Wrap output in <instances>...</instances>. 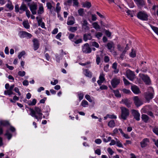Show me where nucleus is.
Wrapping results in <instances>:
<instances>
[{
  "mask_svg": "<svg viewBox=\"0 0 158 158\" xmlns=\"http://www.w3.org/2000/svg\"><path fill=\"white\" fill-rule=\"evenodd\" d=\"M72 0H68L64 2V4L65 6H70L72 3Z\"/></svg>",
  "mask_w": 158,
  "mask_h": 158,
  "instance_id": "obj_44",
  "label": "nucleus"
},
{
  "mask_svg": "<svg viewBox=\"0 0 158 158\" xmlns=\"http://www.w3.org/2000/svg\"><path fill=\"white\" fill-rule=\"evenodd\" d=\"M129 49V47L128 46V44H127L125 48V49L124 50V51H123L122 53L121 54L120 56V58L123 60V58L124 56L125 55L126 52Z\"/></svg>",
  "mask_w": 158,
  "mask_h": 158,
  "instance_id": "obj_26",
  "label": "nucleus"
},
{
  "mask_svg": "<svg viewBox=\"0 0 158 158\" xmlns=\"http://www.w3.org/2000/svg\"><path fill=\"white\" fill-rule=\"evenodd\" d=\"M36 19L39 25L42 28H45V24L44 22H42V18L40 16H37L36 17Z\"/></svg>",
  "mask_w": 158,
  "mask_h": 158,
  "instance_id": "obj_18",
  "label": "nucleus"
},
{
  "mask_svg": "<svg viewBox=\"0 0 158 158\" xmlns=\"http://www.w3.org/2000/svg\"><path fill=\"white\" fill-rule=\"evenodd\" d=\"M107 87L106 85H102L100 87V89L101 90L107 89Z\"/></svg>",
  "mask_w": 158,
  "mask_h": 158,
  "instance_id": "obj_63",
  "label": "nucleus"
},
{
  "mask_svg": "<svg viewBox=\"0 0 158 158\" xmlns=\"http://www.w3.org/2000/svg\"><path fill=\"white\" fill-rule=\"evenodd\" d=\"M68 30L69 31L71 32H74L77 30V27H70L68 28Z\"/></svg>",
  "mask_w": 158,
  "mask_h": 158,
  "instance_id": "obj_42",
  "label": "nucleus"
},
{
  "mask_svg": "<svg viewBox=\"0 0 158 158\" xmlns=\"http://www.w3.org/2000/svg\"><path fill=\"white\" fill-rule=\"evenodd\" d=\"M149 143L148 139L145 138L140 142L141 146L142 148H144L147 146Z\"/></svg>",
  "mask_w": 158,
  "mask_h": 158,
  "instance_id": "obj_19",
  "label": "nucleus"
},
{
  "mask_svg": "<svg viewBox=\"0 0 158 158\" xmlns=\"http://www.w3.org/2000/svg\"><path fill=\"white\" fill-rule=\"evenodd\" d=\"M85 98L89 102H92V100L91 99V97L88 94L86 95L85 96Z\"/></svg>",
  "mask_w": 158,
  "mask_h": 158,
  "instance_id": "obj_53",
  "label": "nucleus"
},
{
  "mask_svg": "<svg viewBox=\"0 0 158 158\" xmlns=\"http://www.w3.org/2000/svg\"><path fill=\"white\" fill-rule=\"evenodd\" d=\"M44 8L43 5L41 4L39 6V9L37 11V14H38L40 15L43 14L44 13Z\"/></svg>",
  "mask_w": 158,
  "mask_h": 158,
  "instance_id": "obj_24",
  "label": "nucleus"
},
{
  "mask_svg": "<svg viewBox=\"0 0 158 158\" xmlns=\"http://www.w3.org/2000/svg\"><path fill=\"white\" fill-rule=\"evenodd\" d=\"M91 44L92 46L95 47L96 48H98L99 47V44L96 42L94 41L92 42L91 43Z\"/></svg>",
  "mask_w": 158,
  "mask_h": 158,
  "instance_id": "obj_47",
  "label": "nucleus"
},
{
  "mask_svg": "<svg viewBox=\"0 0 158 158\" xmlns=\"http://www.w3.org/2000/svg\"><path fill=\"white\" fill-rule=\"evenodd\" d=\"M23 24L24 27L26 29H28L29 28L30 26L28 21H23Z\"/></svg>",
  "mask_w": 158,
  "mask_h": 158,
  "instance_id": "obj_36",
  "label": "nucleus"
},
{
  "mask_svg": "<svg viewBox=\"0 0 158 158\" xmlns=\"http://www.w3.org/2000/svg\"><path fill=\"white\" fill-rule=\"evenodd\" d=\"M37 102L36 100L35 99H33L32 101L31 100H29L27 101V103L28 104L29 106H34L35 105Z\"/></svg>",
  "mask_w": 158,
  "mask_h": 158,
  "instance_id": "obj_28",
  "label": "nucleus"
},
{
  "mask_svg": "<svg viewBox=\"0 0 158 158\" xmlns=\"http://www.w3.org/2000/svg\"><path fill=\"white\" fill-rule=\"evenodd\" d=\"M113 92L114 93L116 97H121V95L120 94L118 90H113Z\"/></svg>",
  "mask_w": 158,
  "mask_h": 158,
  "instance_id": "obj_43",
  "label": "nucleus"
},
{
  "mask_svg": "<svg viewBox=\"0 0 158 158\" xmlns=\"http://www.w3.org/2000/svg\"><path fill=\"white\" fill-rule=\"evenodd\" d=\"M137 17L138 18L142 20L147 21L148 20V15L144 11H141L138 12Z\"/></svg>",
  "mask_w": 158,
  "mask_h": 158,
  "instance_id": "obj_5",
  "label": "nucleus"
},
{
  "mask_svg": "<svg viewBox=\"0 0 158 158\" xmlns=\"http://www.w3.org/2000/svg\"><path fill=\"white\" fill-rule=\"evenodd\" d=\"M89 23L85 19H83L82 22L81 23L82 27L85 30L87 31L89 30V27L88 26Z\"/></svg>",
  "mask_w": 158,
  "mask_h": 158,
  "instance_id": "obj_13",
  "label": "nucleus"
},
{
  "mask_svg": "<svg viewBox=\"0 0 158 158\" xmlns=\"http://www.w3.org/2000/svg\"><path fill=\"white\" fill-rule=\"evenodd\" d=\"M131 89L132 92L135 94H138L140 93L139 88L136 85L132 86Z\"/></svg>",
  "mask_w": 158,
  "mask_h": 158,
  "instance_id": "obj_20",
  "label": "nucleus"
},
{
  "mask_svg": "<svg viewBox=\"0 0 158 158\" xmlns=\"http://www.w3.org/2000/svg\"><path fill=\"white\" fill-rule=\"evenodd\" d=\"M92 20L93 21H95L97 20L96 15H95L92 14L91 15Z\"/></svg>",
  "mask_w": 158,
  "mask_h": 158,
  "instance_id": "obj_64",
  "label": "nucleus"
},
{
  "mask_svg": "<svg viewBox=\"0 0 158 158\" xmlns=\"http://www.w3.org/2000/svg\"><path fill=\"white\" fill-rule=\"evenodd\" d=\"M117 49L119 51L123 52L125 49L124 46L122 44H118L117 45Z\"/></svg>",
  "mask_w": 158,
  "mask_h": 158,
  "instance_id": "obj_32",
  "label": "nucleus"
},
{
  "mask_svg": "<svg viewBox=\"0 0 158 158\" xmlns=\"http://www.w3.org/2000/svg\"><path fill=\"white\" fill-rule=\"evenodd\" d=\"M105 34L108 37H110L111 35V33L108 30H105Z\"/></svg>",
  "mask_w": 158,
  "mask_h": 158,
  "instance_id": "obj_57",
  "label": "nucleus"
},
{
  "mask_svg": "<svg viewBox=\"0 0 158 158\" xmlns=\"http://www.w3.org/2000/svg\"><path fill=\"white\" fill-rule=\"evenodd\" d=\"M93 27L96 30H98L101 29V27L98 24L97 22H95L92 23Z\"/></svg>",
  "mask_w": 158,
  "mask_h": 158,
  "instance_id": "obj_29",
  "label": "nucleus"
},
{
  "mask_svg": "<svg viewBox=\"0 0 158 158\" xmlns=\"http://www.w3.org/2000/svg\"><path fill=\"white\" fill-rule=\"evenodd\" d=\"M19 35L20 37L21 38L26 37L28 38H30L32 36L31 34L24 31H22L20 32Z\"/></svg>",
  "mask_w": 158,
  "mask_h": 158,
  "instance_id": "obj_10",
  "label": "nucleus"
},
{
  "mask_svg": "<svg viewBox=\"0 0 158 158\" xmlns=\"http://www.w3.org/2000/svg\"><path fill=\"white\" fill-rule=\"evenodd\" d=\"M115 123L113 120H110L108 123V126L110 127L113 128L115 126Z\"/></svg>",
  "mask_w": 158,
  "mask_h": 158,
  "instance_id": "obj_33",
  "label": "nucleus"
},
{
  "mask_svg": "<svg viewBox=\"0 0 158 158\" xmlns=\"http://www.w3.org/2000/svg\"><path fill=\"white\" fill-rule=\"evenodd\" d=\"M126 75L127 77L131 81H133L135 77L134 73L129 69L126 70Z\"/></svg>",
  "mask_w": 158,
  "mask_h": 158,
  "instance_id": "obj_6",
  "label": "nucleus"
},
{
  "mask_svg": "<svg viewBox=\"0 0 158 158\" xmlns=\"http://www.w3.org/2000/svg\"><path fill=\"white\" fill-rule=\"evenodd\" d=\"M120 108L121 110V118L125 120L129 116V110L127 108L123 107H121Z\"/></svg>",
  "mask_w": 158,
  "mask_h": 158,
  "instance_id": "obj_2",
  "label": "nucleus"
},
{
  "mask_svg": "<svg viewBox=\"0 0 158 158\" xmlns=\"http://www.w3.org/2000/svg\"><path fill=\"white\" fill-rule=\"evenodd\" d=\"M27 8L25 5L22 4L20 7L19 13L21 14L23 11H26L27 10Z\"/></svg>",
  "mask_w": 158,
  "mask_h": 158,
  "instance_id": "obj_27",
  "label": "nucleus"
},
{
  "mask_svg": "<svg viewBox=\"0 0 158 158\" xmlns=\"http://www.w3.org/2000/svg\"><path fill=\"white\" fill-rule=\"evenodd\" d=\"M97 144H100L102 143V140L100 139H97L94 141Z\"/></svg>",
  "mask_w": 158,
  "mask_h": 158,
  "instance_id": "obj_62",
  "label": "nucleus"
},
{
  "mask_svg": "<svg viewBox=\"0 0 158 158\" xmlns=\"http://www.w3.org/2000/svg\"><path fill=\"white\" fill-rule=\"evenodd\" d=\"M77 94L78 95V98H79L80 101L83 99L84 94L82 92H78Z\"/></svg>",
  "mask_w": 158,
  "mask_h": 158,
  "instance_id": "obj_40",
  "label": "nucleus"
},
{
  "mask_svg": "<svg viewBox=\"0 0 158 158\" xmlns=\"http://www.w3.org/2000/svg\"><path fill=\"white\" fill-rule=\"evenodd\" d=\"M82 51L84 53H89L91 52V49L88 43H86L82 47Z\"/></svg>",
  "mask_w": 158,
  "mask_h": 158,
  "instance_id": "obj_9",
  "label": "nucleus"
},
{
  "mask_svg": "<svg viewBox=\"0 0 158 158\" xmlns=\"http://www.w3.org/2000/svg\"><path fill=\"white\" fill-rule=\"evenodd\" d=\"M13 94V92L12 91L10 90L9 89H7L4 92V94L5 95H10Z\"/></svg>",
  "mask_w": 158,
  "mask_h": 158,
  "instance_id": "obj_38",
  "label": "nucleus"
},
{
  "mask_svg": "<svg viewBox=\"0 0 158 158\" xmlns=\"http://www.w3.org/2000/svg\"><path fill=\"white\" fill-rule=\"evenodd\" d=\"M33 43L34 49L36 50L38 49L40 46V44L38 40L36 38L32 40Z\"/></svg>",
  "mask_w": 158,
  "mask_h": 158,
  "instance_id": "obj_15",
  "label": "nucleus"
},
{
  "mask_svg": "<svg viewBox=\"0 0 158 158\" xmlns=\"http://www.w3.org/2000/svg\"><path fill=\"white\" fill-rule=\"evenodd\" d=\"M30 115L32 117L37 119L38 121L42 118L43 114L41 109L38 107H35L34 110L31 109Z\"/></svg>",
  "mask_w": 158,
  "mask_h": 158,
  "instance_id": "obj_1",
  "label": "nucleus"
},
{
  "mask_svg": "<svg viewBox=\"0 0 158 158\" xmlns=\"http://www.w3.org/2000/svg\"><path fill=\"white\" fill-rule=\"evenodd\" d=\"M74 35L73 34H70L69 36V39L72 41V40L74 39L75 37Z\"/></svg>",
  "mask_w": 158,
  "mask_h": 158,
  "instance_id": "obj_56",
  "label": "nucleus"
},
{
  "mask_svg": "<svg viewBox=\"0 0 158 158\" xmlns=\"http://www.w3.org/2000/svg\"><path fill=\"white\" fill-rule=\"evenodd\" d=\"M135 51L133 49H132L131 52L130 54V56L131 57H134L136 56Z\"/></svg>",
  "mask_w": 158,
  "mask_h": 158,
  "instance_id": "obj_45",
  "label": "nucleus"
},
{
  "mask_svg": "<svg viewBox=\"0 0 158 158\" xmlns=\"http://www.w3.org/2000/svg\"><path fill=\"white\" fill-rule=\"evenodd\" d=\"M149 91H148L145 94V97L147 101H149L153 97L154 91L153 89L150 87L149 89Z\"/></svg>",
  "mask_w": 158,
  "mask_h": 158,
  "instance_id": "obj_4",
  "label": "nucleus"
},
{
  "mask_svg": "<svg viewBox=\"0 0 158 158\" xmlns=\"http://www.w3.org/2000/svg\"><path fill=\"white\" fill-rule=\"evenodd\" d=\"M26 11V14L28 18H29L30 17V12L27 9Z\"/></svg>",
  "mask_w": 158,
  "mask_h": 158,
  "instance_id": "obj_61",
  "label": "nucleus"
},
{
  "mask_svg": "<svg viewBox=\"0 0 158 158\" xmlns=\"http://www.w3.org/2000/svg\"><path fill=\"white\" fill-rule=\"evenodd\" d=\"M27 5L33 15H35L36 13V10L37 9V5L36 2H32L28 3Z\"/></svg>",
  "mask_w": 158,
  "mask_h": 158,
  "instance_id": "obj_3",
  "label": "nucleus"
},
{
  "mask_svg": "<svg viewBox=\"0 0 158 158\" xmlns=\"http://www.w3.org/2000/svg\"><path fill=\"white\" fill-rule=\"evenodd\" d=\"M132 114L134 116V118L137 121L140 120V114L138 111L133 110L131 111Z\"/></svg>",
  "mask_w": 158,
  "mask_h": 158,
  "instance_id": "obj_12",
  "label": "nucleus"
},
{
  "mask_svg": "<svg viewBox=\"0 0 158 158\" xmlns=\"http://www.w3.org/2000/svg\"><path fill=\"white\" fill-rule=\"evenodd\" d=\"M83 73L86 77H92L91 73L88 69H83Z\"/></svg>",
  "mask_w": 158,
  "mask_h": 158,
  "instance_id": "obj_23",
  "label": "nucleus"
},
{
  "mask_svg": "<svg viewBox=\"0 0 158 158\" xmlns=\"http://www.w3.org/2000/svg\"><path fill=\"white\" fill-rule=\"evenodd\" d=\"M5 135L7 136V138L9 140H10L12 137L11 134L9 133L8 131H6Z\"/></svg>",
  "mask_w": 158,
  "mask_h": 158,
  "instance_id": "obj_49",
  "label": "nucleus"
},
{
  "mask_svg": "<svg viewBox=\"0 0 158 158\" xmlns=\"http://www.w3.org/2000/svg\"><path fill=\"white\" fill-rule=\"evenodd\" d=\"M105 75L102 72L100 73L99 77V80L97 81V83L99 85H101V84L105 80Z\"/></svg>",
  "mask_w": 158,
  "mask_h": 158,
  "instance_id": "obj_14",
  "label": "nucleus"
},
{
  "mask_svg": "<svg viewBox=\"0 0 158 158\" xmlns=\"http://www.w3.org/2000/svg\"><path fill=\"white\" fill-rule=\"evenodd\" d=\"M15 11L16 12H19L20 11V7L18 4H16L15 6Z\"/></svg>",
  "mask_w": 158,
  "mask_h": 158,
  "instance_id": "obj_55",
  "label": "nucleus"
},
{
  "mask_svg": "<svg viewBox=\"0 0 158 158\" xmlns=\"http://www.w3.org/2000/svg\"><path fill=\"white\" fill-rule=\"evenodd\" d=\"M153 132L158 135V127H155L153 129Z\"/></svg>",
  "mask_w": 158,
  "mask_h": 158,
  "instance_id": "obj_60",
  "label": "nucleus"
},
{
  "mask_svg": "<svg viewBox=\"0 0 158 158\" xmlns=\"http://www.w3.org/2000/svg\"><path fill=\"white\" fill-rule=\"evenodd\" d=\"M6 6L7 8L10 10H12L14 8V6L11 2H8L6 5Z\"/></svg>",
  "mask_w": 158,
  "mask_h": 158,
  "instance_id": "obj_35",
  "label": "nucleus"
},
{
  "mask_svg": "<svg viewBox=\"0 0 158 158\" xmlns=\"http://www.w3.org/2000/svg\"><path fill=\"white\" fill-rule=\"evenodd\" d=\"M117 64L116 62L114 63L112 65V68L114 70V73H117L118 72V69H117Z\"/></svg>",
  "mask_w": 158,
  "mask_h": 158,
  "instance_id": "obj_30",
  "label": "nucleus"
},
{
  "mask_svg": "<svg viewBox=\"0 0 158 158\" xmlns=\"http://www.w3.org/2000/svg\"><path fill=\"white\" fill-rule=\"evenodd\" d=\"M134 1L139 8H141L145 5V2L144 0H134Z\"/></svg>",
  "mask_w": 158,
  "mask_h": 158,
  "instance_id": "obj_11",
  "label": "nucleus"
},
{
  "mask_svg": "<svg viewBox=\"0 0 158 158\" xmlns=\"http://www.w3.org/2000/svg\"><path fill=\"white\" fill-rule=\"evenodd\" d=\"M26 73L25 71H19L18 73V74L20 77H23L25 75Z\"/></svg>",
  "mask_w": 158,
  "mask_h": 158,
  "instance_id": "obj_48",
  "label": "nucleus"
},
{
  "mask_svg": "<svg viewBox=\"0 0 158 158\" xmlns=\"http://www.w3.org/2000/svg\"><path fill=\"white\" fill-rule=\"evenodd\" d=\"M116 144L117 146L119 147L122 148H123V146L120 141H118L116 143Z\"/></svg>",
  "mask_w": 158,
  "mask_h": 158,
  "instance_id": "obj_54",
  "label": "nucleus"
},
{
  "mask_svg": "<svg viewBox=\"0 0 158 158\" xmlns=\"http://www.w3.org/2000/svg\"><path fill=\"white\" fill-rule=\"evenodd\" d=\"M133 99L134 103L137 106H139L143 104L142 102L139 99L138 97H134Z\"/></svg>",
  "mask_w": 158,
  "mask_h": 158,
  "instance_id": "obj_17",
  "label": "nucleus"
},
{
  "mask_svg": "<svg viewBox=\"0 0 158 158\" xmlns=\"http://www.w3.org/2000/svg\"><path fill=\"white\" fill-rule=\"evenodd\" d=\"M107 151L111 155H112L114 153V152L110 148H107Z\"/></svg>",
  "mask_w": 158,
  "mask_h": 158,
  "instance_id": "obj_52",
  "label": "nucleus"
},
{
  "mask_svg": "<svg viewBox=\"0 0 158 158\" xmlns=\"http://www.w3.org/2000/svg\"><path fill=\"white\" fill-rule=\"evenodd\" d=\"M88 104V102L86 101L83 100L81 103V106L83 107H87Z\"/></svg>",
  "mask_w": 158,
  "mask_h": 158,
  "instance_id": "obj_37",
  "label": "nucleus"
},
{
  "mask_svg": "<svg viewBox=\"0 0 158 158\" xmlns=\"http://www.w3.org/2000/svg\"><path fill=\"white\" fill-rule=\"evenodd\" d=\"M139 76L146 84L149 85L151 83L150 79L147 75L140 74Z\"/></svg>",
  "mask_w": 158,
  "mask_h": 158,
  "instance_id": "obj_7",
  "label": "nucleus"
},
{
  "mask_svg": "<svg viewBox=\"0 0 158 158\" xmlns=\"http://www.w3.org/2000/svg\"><path fill=\"white\" fill-rule=\"evenodd\" d=\"M25 54V52L24 51H22V52H21L19 53V54L18 56V58L19 59H20L21 58V57L23 56Z\"/></svg>",
  "mask_w": 158,
  "mask_h": 158,
  "instance_id": "obj_51",
  "label": "nucleus"
},
{
  "mask_svg": "<svg viewBox=\"0 0 158 158\" xmlns=\"http://www.w3.org/2000/svg\"><path fill=\"white\" fill-rule=\"evenodd\" d=\"M122 102L123 103L125 104L126 106L128 107L131 106V102L130 101L127 99L122 100Z\"/></svg>",
  "mask_w": 158,
  "mask_h": 158,
  "instance_id": "obj_22",
  "label": "nucleus"
},
{
  "mask_svg": "<svg viewBox=\"0 0 158 158\" xmlns=\"http://www.w3.org/2000/svg\"><path fill=\"white\" fill-rule=\"evenodd\" d=\"M123 81L124 82V84L126 85H129L130 83L124 77H123Z\"/></svg>",
  "mask_w": 158,
  "mask_h": 158,
  "instance_id": "obj_59",
  "label": "nucleus"
},
{
  "mask_svg": "<svg viewBox=\"0 0 158 158\" xmlns=\"http://www.w3.org/2000/svg\"><path fill=\"white\" fill-rule=\"evenodd\" d=\"M82 5L83 7L87 8H89L91 6V3L88 2H86L85 3H82Z\"/></svg>",
  "mask_w": 158,
  "mask_h": 158,
  "instance_id": "obj_31",
  "label": "nucleus"
},
{
  "mask_svg": "<svg viewBox=\"0 0 158 158\" xmlns=\"http://www.w3.org/2000/svg\"><path fill=\"white\" fill-rule=\"evenodd\" d=\"M142 120L145 122H147L149 119L148 116L146 114H143L142 115Z\"/></svg>",
  "mask_w": 158,
  "mask_h": 158,
  "instance_id": "obj_39",
  "label": "nucleus"
},
{
  "mask_svg": "<svg viewBox=\"0 0 158 158\" xmlns=\"http://www.w3.org/2000/svg\"><path fill=\"white\" fill-rule=\"evenodd\" d=\"M120 82L119 78L114 77L111 81V83L112 87L114 88H116L119 84Z\"/></svg>",
  "mask_w": 158,
  "mask_h": 158,
  "instance_id": "obj_8",
  "label": "nucleus"
},
{
  "mask_svg": "<svg viewBox=\"0 0 158 158\" xmlns=\"http://www.w3.org/2000/svg\"><path fill=\"white\" fill-rule=\"evenodd\" d=\"M109 118L111 119H116L117 116L114 114H108Z\"/></svg>",
  "mask_w": 158,
  "mask_h": 158,
  "instance_id": "obj_50",
  "label": "nucleus"
},
{
  "mask_svg": "<svg viewBox=\"0 0 158 158\" xmlns=\"http://www.w3.org/2000/svg\"><path fill=\"white\" fill-rule=\"evenodd\" d=\"M102 35V34L101 32H98L96 34L95 36L98 39H100Z\"/></svg>",
  "mask_w": 158,
  "mask_h": 158,
  "instance_id": "obj_46",
  "label": "nucleus"
},
{
  "mask_svg": "<svg viewBox=\"0 0 158 158\" xmlns=\"http://www.w3.org/2000/svg\"><path fill=\"white\" fill-rule=\"evenodd\" d=\"M75 20L73 16L69 17L67 21V24L68 25H72L75 23Z\"/></svg>",
  "mask_w": 158,
  "mask_h": 158,
  "instance_id": "obj_16",
  "label": "nucleus"
},
{
  "mask_svg": "<svg viewBox=\"0 0 158 158\" xmlns=\"http://www.w3.org/2000/svg\"><path fill=\"white\" fill-rule=\"evenodd\" d=\"M122 91L124 93L126 94H129L131 93V91L127 89H123Z\"/></svg>",
  "mask_w": 158,
  "mask_h": 158,
  "instance_id": "obj_58",
  "label": "nucleus"
},
{
  "mask_svg": "<svg viewBox=\"0 0 158 158\" xmlns=\"http://www.w3.org/2000/svg\"><path fill=\"white\" fill-rule=\"evenodd\" d=\"M150 26L154 32L158 35V27L152 26L151 24H150Z\"/></svg>",
  "mask_w": 158,
  "mask_h": 158,
  "instance_id": "obj_34",
  "label": "nucleus"
},
{
  "mask_svg": "<svg viewBox=\"0 0 158 158\" xmlns=\"http://www.w3.org/2000/svg\"><path fill=\"white\" fill-rule=\"evenodd\" d=\"M78 36H76L74 38V39L72 40V42L76 44H78L81 43L82 42V40L81 38H78Z\"/></svg>",
  "mask_w": 158,
  "mask_h": 158,
  "instance_id": "obj_25",
  "label": "nucleus"
},
{
  "mask_svg": "<svg viewBox=\"0 0 158 158\" xmlns=\"http://www.w3.org/2000/svg\"><path fill=\"white\" fill-rule=\"evenodd\" d=\"M107 46L110 52H112L114 48V44L112 42L108 43L107 44Z\"/></svg>",
  "mask_w": 158,
  "mask_h": 158,
  "instance_id": "obj_21",
  "label": "nucleus"
},
{
  "mask_svg": "<svg viewBox=\"0 0 158 158\" xmlns=\"http://www.w3.org/2000/svg\"><path fill=\"white\" fill-rule=\"evenodd\" d=\"M78 12L79 15L81 16H83L84 14V9L81 8L78 10Z\"/></svg>",
  "mask_w": 158,
  "mask_h": 158,
  "instance_id": "obj_41",
  "label": "nucleus"
}]
</instances>
